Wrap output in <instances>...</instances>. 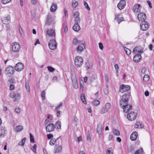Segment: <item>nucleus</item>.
Instances as JSON below:
<instances>
[{
  "label": "nucleus",
  "instance_id": "obj_1",
  "mask_svg": "<svg viewBox=\"0 0 154 154\" xmlns=\"http://www.w3.org/2000/svg\"><path fill=\"white\" fill-rule=\"evenodd\" d=\"M131 97V94L129 93H127L123 95L121 100H120V105L126 104L128 103L129 100Z\"/></svg>",
  "mask_w": 154,
  "mask_h": 154
},
{
  "label": "nucleus",
  "instance_id": "obj_2",
  "mask_svg": "<svg viewBox=\"0 0 154 154\" xmlns=\"http://www.w3.org/2000/svg\"><path fill=\"white\" fill-rule=\"evenodd\" d=\"M75 65L77 67H80L83 63V58L81 56L76 57L74 60Z\"/></svg>",
  "mask_w": 154,
  "mask_h": 154
},
{
  "label": "nucleus",
  "instance_id": "obj_3",
  "mask_svg": "<svg viewBox=\"0 0 154 154\" xmlns=\"http://www.w3.org/2000/svg\"><path fill=\"white\" fill-rule=\"evenodd\" d=\"M48 46L51 50H54L57 48V42L55 39L54 38L51 39L48 44Z\"/></svg>",
  "mask_w": 154,
  "mask_h": 154
},
{
  "label": "nucleus",
  "instance_id": "obj_4",
  "mask_svg": "<svg viewBox=\"0 0 154 154\" xmlns=\"http://www.w3.org/2000/svg\"><path fill=\"white\" fill-rule=\"evenodd\" d=\"M137 116V113L133 111H129L127 115V118L128 120L133 121L135 119Z\"/></svg>",
  "mask_w": 154,
  "mask_h": 154
},
{
  "label": "nucleus",
  "instance_id": "obj_5",
  "mask_svg": "<svg viewBox=\"0 0 154 154\" xmlns=\"http://www.w3.org/2000/svg\"><path fill=\"white\" fill-rule=\"evenodd\" d=\"M110 106V103H107L106 104L105 106L101 109L100 112L102 114H103L107 112L109 110Z\"/></svg>",
  "mask_w": 154,
  "mask_h": 154
},
{
  "label": "nucleus",
  "instance_id": "obj_6",
  "mask_svg": "<svg viewBox=\"0 0 154 154\" xmlns=\"http://www.w3.org/2000/svg\"><path fill=\"white\" fill-rule=\"evenodd\" d=\"M121 106L123 109L124 112L126 113L129 112L132 109V105L128 104V103L126 104L121 105Z\"/></svg>",
  "mask_w": 154,
  "mask_h": 154
},
{
  "label": "nucleus",
  "instance_id": "obj_7",
  "mask_svg": "<svg viewBox=\"0 0 154 154\" xmlns=\"http://www.w3.org/2000/svg\"><path fill=\"white\" fill-rule=\"evenodd\" d=\"M140 29L143 31L147 30L149 27V24L148 22L145 21H143L140 23Z\"/></svg>",
  "mask_w": 154,
  "mask_h": 154
},
{
  "label": "nucleus",
  "instance_id": "obj_8",
  "mask_svg": "<svg viewBox=\"0 0 154 154\" xmlns=\"http://www.w3.org/2000/svg\"><path fill=\"white\" fill-rule=\"evenodd\" d=\"M20 46L19 44L17 42L14 43L12 48V50L14 52H18L19 51Z\"/></svg>",
  "mask_w": 154,
  "mask_h": 154
},
{
  "label": "nucleus",
  "instance_id": "obj_9",
  "mask_svg": "<svg viewBox=\"0 0 154 154\" xmlns=\"http://www.w3.org/2000/svg\"><path fill=\"white\" fill-rule=\"evenodd\" d=\"M2 22L4 24H7L10 23V17L9 15L5 16L1 18Z\"/></svg>",
  "mask_w": 154,
  "mask_h": 154
},
{
  "label": "nucleus",
  "instance_id": "obj_10",
  "mask_svg": "<svg viewBox=\"0 0 154 154\" xmlns=\"http://www.w3.org/2000/svg\"><path fill=\"white\" fill-rule=\"evenodd\" d=\"M130 88V86L128 85H122L120 86L119 92L123 93L124 92L128 91Z\"/></svg>",
  "mask_w": 154,
  "mask_h": 154
},
{
  "label": "nucleus",
  "instance_id": "obj_11",
  "mask_svg": "<svg viewBox=\"0 0 154 154\" xmlns=\"http://www.w3.org/2000/svg\"><path fill=\"white\" fill-rule=\"evenodd\" d=\"M24 67V65L22 63L19 62L16 64L15 69L16 70L19 72L23 69Z\"/></svg>",
  "mask_w": 154,
  "mask_h": 154
},
{
  "label": "nucleus",
  "instance_id": "obj_12",
  "mask_svg": "<svg viewBox=\"0 0 154 154\" xmlns=\"http://www.w3.org/2000/svg\"><path fill=\"white\" fill-rule=\"evenodd\" d=\"M138 20L141 21H145V20L146 19V17L145 14L143 13H139L137 16Z\"/></svg>",
  "mask_w": 154,
  "mask_h": 154
},
{
  "label": "nucleus",
  "instance_id": "obj_13",
  "mask_svg": "<svg viewBox=\"0 0 154 154\" xmlns=\"http://www.w3.org/2000/svg\"><path fill=\"white\" fill-rule=\"evenodd\" d=\"M52 23L54 24V22L52 19L51 15L50 14H48L46 20L45 25L49 26Z\"/></svg>",
  "mask_w": 154,
  "mask_h": 154
},
{
  "label": "nucleus",
  "instance_id": "obj_14",
  "mask_svg": "<svg viewBox=\"0 0 154 154\" xmlns=\"http://www.w3.org/2000/svg\"><path fill=\"white\" fill-rule=\"evenodd\" d=\"M133 51L134 53H139V54H140L143 53V49L140 46H137L134 48Z\"/></svg>",
  "mask_w": 154,
  "mask_h": 154
},
{
  "label": "nucleus",
  "instance_id": "obj_15",
  "mask_svg": "<svg viewBox=\"0 0 154 154\" xmlns=\"http://www.w3.org/2000/svg\"><path fill=\"white\" fill-rule=\"evenodd\" d=\"M46 34L48 36L50 37H55L56 35L54 31L51 29H47Z\"/></svg>",
  "mask_w": 154,
  "mask_h": 154
},
{
  "label": "nucleus",
  "instance_id": "obj_16",
  "mask_svg": "<svg viewBox=\"0 0 154 154\" xmlns=\"http://www.w3.org/2000/svg\"><path fill=\"white\" fill-rule=\"evenodd\" d=\"M5 71L7 74L13 75L14 72V67L11 66H8L6 69Z\"/></svg>",
  "mask_w": 154,
  "mask_h": 154
},
{
  "label": "nucleus",
  "instance_id": "obj_17",
  "mask_svg": "<svg viewBox=\"0 0 154 154\" xmlns=\"http://www.w3.org/2000/svg\"><path fill=\"white\" fill-rule=\"evenodd\" d=\"M85 48V44L81 43L76 48V51L78 53H80L83 51V49Z\"/></svg>",
  "mask_w": 154,
  "mask_h": 154
},
{
  "label": "nucleus",
  "instance_id": "obj_18",
  "mask_svg": "<svg viewBox=\"0 0 154 154\" xmlns=\"http://www.w3.org/2000/svg\"><path fill=\"white\" fill-rule=\"evenodd\" d=\"M55 127L54 125L53 124H49L47 126L46 130L47 132H51L54 130Z\"/></svg>",
  "mask_w": 154,
  "mask_h": 154
},
{
  "label": "nucleus",
  "instance_id": "obj_19",
  "mask_svg": "<svg viewBox=\"0 0 154 154\" xmlns=\"http://www.w3.org/2000/svg\"><path fill=\"white\" fill-rule=\"evenodd\" d=\"M7 133L6 130L5 128L0 127V137H3Z\"/></svg>",
  "mask_w": 154,
  "mask_h": 154
},
{
  "label": "nucleus",
  "instance_id": "obj_20",
  "mask_svg": "<svg viewBox=\"0 0 154 154\" xmlns=\"http://www.w3.org/2000/svg\"><path fill=\"white\" fill-rule=\"evenodd\" d=\"M141 6L140 4H136L134 6L133 8V11L135 12H139L140 11Z\"/></svg>",
  "mask_w": 154,
  "mask_h": 154
},
{
  "label": "nucleus",
  "instance_id": "obj_21",
  "mask_svg": "<svg viewBox=\"0 0 154 154\" xmlns=\"http://www.w3.org/2000/svg\"><path fill=\"white\" fill-rule=\"evenodd\" d=\"M126 2L124 0H121L118 4V8L120 10L122 9L125 5Z\"/></svg>",
  "mask_w": 154,
  "mask_h": 154
},
{
  "label": "nucleus",
  "instance_id": "obj_22",
  "mask_svg": "<svg viewBox=\"0 0 154 154\" xmlns=\"http://www.w3.org/2000/svg\"><path fill=\"white\" fill-rule=\"evenodd\" d=\"M141 58L140 54H136L134 57L133 60L135 62L138 63L140 61Z\"/></svg>",
  "mask_w": 154,
  "mask_h": 154
},
{
  "label": "nucleus",
  "instance_id": "obj_23",
  "mask_svg": "<svg viewBox=\"0 0 154 154\" xmlns=\"http://www.w3.org/2000/svg\"><path fill=\"white\" fill-rule=\"evenodd\" d=\"M137 133L136 131H134L131 135L130 138L131 140H135L137 138Z\"/></svg>",
  "mask_w": 154,
  "mask_h": 154
},
{
  "label": "nucleus",
  "instance_id": "obj_24",
  "mask_svg": "<svg viewBox=\"0 0 154 154\" xmlns=\"http://www.w3.org/2000/svg\"><path fill=\"white\" fill-rule=\"evenodd\" d=\"M73 30L75 32H78L81 29L79 25L77 23H75L72 27Z\"/></svg>",
  "mask_w": 154,
  "mask_h": 154
},
{
  "label": "nucleus",
  "instance_id": "obj_25",
  "mask_svg": "<svg viewBox=\"0 0 154 154\" xmlns=\"http://www.w3.org/2000/svg\"><path fill=\"white\" fill-rule=\"evenodd\" d=\"M72 84L74 88L75 89H77L78 88V81L75 78L72 79Z\"/></svg>",
  "mask_w": 154,
  "mask_h": 154
},
{
  "label": "nucleus",
  "instance_id": "obj_26",
  "mask_svg": "<svg viewBox=\"0 0 154 154\" xmlns=\"http://www.w3.org/2000/svg\"><path fill=\"white\" fill-rule=\"evenodd\" d=\"M57 7L56 4H52L50 8L51 11L53 12H55L57 9Z\"/></svg>",
  "mask_w": 154,
  "mask_h": 154
},
{
  "label": "nucleus",
  "instance_id": "obj_27",
  "mask_svg": "<svg viewBox=\"0 0 154 154\" xmlns=\"http://www.w3.org/2000/svg\"><path fill=\"white\" fill-rule=\"evenodd\" d=\"M102 126L101 124L97 125V133H102Z\"/></svg>",
  "mask_w": 154,
  "mask_h": 154
},
{
  "label": "nucleus",
  "instance_id": "obj_28",
  "mask_svg": "<svg viewBox=\"0 0 154 154\" xmlns=\"http://www.w3.org/2000/svg\"><path fill=\"white\" fill-rule=\"evenodd\" d=\"M73 44L75 45H79L81 44V41L79 40L76 38H75L73 40Z\"/></svg>",
  "mask_w": 154,
  "mask_h": 154
},
{
  "label": "nucleus",
  "instance_id": "obj_29",
  "mask_svg": "<svg viewBox=\"0 0 154 154\" xmlns=\"http://www.w3.org/2000/svg\"><path fill=\"white\" fill-rule=\"evenodd\" d=\"M26 88L28 94H29L30 87L29 82H26L25 84Z\"/></svg>",
  "mask_w": 154,
  "mask_h": 154
},
{
  "label": "nucleus",
  "instance_id": "obj_30",
  "mask_svg": "<svg viewBox=\"0 0 154 154\" xmlns=\"http://www.w3.org/2000/svg\"><path fill=\"white\" fill-rule=\"evenodd\" d=\"M60 138V137H59L57 138H52V139L50 142V144L51 145H54L55 143L56 142L57 140L59 139Z\"/></svg>",
  "mask_w": 154,
  "mask_h": 154
},
{
  "label": "nucleus",
  "instance_id": "obj_31",
  "mask_svg": "<svg viewBox=\"0 0 154 154\" xmlns=\"http://www.w3.org/2000/svg\"><path fill=\"white\" fill-rule=\"evenodd\" d=\"M92 66V63L89 61H87L85 63V67L87 69H90Z\"/></svg>",
  "mask_w": 154,
  "mask_h": 154
},
{
  "label": "nucleus",
  "instance_id": "obj_32",
  "mask_svg": "<svg viewBox=\"0 0 154 154\" xmlns=\"http://www.w3.org/2000/svg\"><path fill=\"white\" fill-rule=\"evenodd\" d=\"M144 151L142 148H140L137 149L134 153V154H142Z\"/></svg>",
  "mask_w": 154,
  "mask_h": 154
},
{
  "label": "nucleus",
  "instance_id": "obj_33",
  "mask_svg": "<svg viewBox=\"0 0 154 154\" xmlns=\"http://www.w3.org/2000/svg\"><path fill=\"white\" fill-rule=\"evenodd\" d=\"M62 149V146H58L56 148L55 152H54L55 153H59L61 151Z\"/></svg>",
  "mask_w": 154,
  "mask_h": 154
},
{
  "label": "nucleus",
  "instance_id": "obj_34",
  "mask_svg": "<svg viewBox=\"0 0 154 154\" xmlns=\"http://www.w3.org/2000/svg\"><path fill=\"white\" fill-rule=\"evenodd\" d=\"M55 126L57 127V129H60L61 128V123L59 121H57L56 123Z\"/></svg>",
  "mask_w": 154,
  "mask_h": 154
},
{
  "label": "nucleus",
  "instance_id": "obj_35",
  "mask_svg": "<svg viewBox=\"0 0 154 154\" xmlns=\"http://www.w3.org/2000/svg\"><path fill=\"white\" fill-rule=\"evenodd\" d=\"M20 94L18 93H16L15 94V95L14 97L13 98V100L14 101H15L20 98Z\"/></svg>",
  "mask_w": 154,
  "mask_h": 154
},
{
  "label": "nucleus",
  "instance_id": "obj_36",
  "mask_svg": "<svg viewBox=\"0 0 154 154\" xmlns=\"http://www.w3.org/2000/svg\"><path fill=\"white\" fill-rule=\"evenodd\" d=\"M142 127V125L139 122H137L135 124V128H141Z\"/></svg>",
  "mask_w": 154,
  "mask_h": 154
},
{
  "label": "nucleus",
  "instance_id": "obj_37",
  "mask_svg": "<svg viewBox=\"0 0 154 154\" xmlns=\"http://www.w3.org/2000/svg\"><path fill=\"white\" fill-rule=\"evenodd\" d=\"M81 99L82 102L85 104L87 103V102L85 100V95L84 94H82L81 96Z\"/></svg>",
  "mask_w": 154,
  "mask_h": 154
},
{
  "label": "nucleus",
  "instance_id": "obj_38",
  "mask_svg": "<svg viewBox=\"0 0 154 154\" xmlns=\"http://www.w3.org/2000/svg\"><path fill=\"white\" fill-rule=\"evenodd\" d=\"M112 132L116 135L119 136L120 135V132L117 129H113L112 131Z\"/></svg>",
  "mask_w": 154,
  "mask_h": 154
},
{
  "label": "nucleus",
  "instance_id": "obj_39",
  "mask_svg": "<svg viewBox=\"0 0 154 154\" xmlns=\"http://www.w3.org/2000/svg\"><path fill=\"white\" fill-rule=\"evenodd\" d=\"M26 140V138H23L21 142H20L18 143V145L23 146L24 144L25 141Z\"/></svg>",
  "mask_w": 154,
  "mask_h": 154
},
{
  "label": "nucleus",
  "instance_id": "obj_40",
  "mask_svg": "<svg viewBox=\"0 0 154 154\" xmlns=\"http://www.w3.org/2000/svg\"><path fill=\"white\" fill-rule=\"evenodd\" d=\"M23 129V127L22 126L19 125L16 127V130L18 132L22 131Z\"/></svg>",
  "mask_w": 154,
  "mask_h": 154
},
{
  "label": "nucleus",
  "instance_id": "obj_41",
  "mask_svg": "<svg viewBox=\"0 0 154 154\" xmlns=\"http://www.w3.org/2000/svg\"><path fill=\"white\" fill-rule=\"evenodd\" d=\"M124 50L127 55H129L131 54V51L129 49L124 47Z\"/></svg>",
  "mask_w": 154,
  "mask_h": 154
},
{
  "label": "nucleus",
  "instance_id": "obj_42",
  "mask_svg": "<svg viewBox=\"0 0 154 154\" xmlns=\"http://www.w3.org/2000/svg\"><path fill=\"white\" fill-rule=\"evenodd\" d=\"M149 79V77L147 75H145L143 78V80L145 82H148Z\"/></svg>",
  "mask_w": 154,
  "mask_h": 154
},
{
  "label": "nucleus",
  "instance_id": "obj_43",
  "mask_svg": "<svg viewBox=\"0 0 154 154\" xmlns=\"http://www.w3.org/2000/svg\"><path fill=\"white\" fill-rule=\"evenodd\" d=\"M112 150V148L111 147L108 148L106 151L107 154H113Z\"/></svg>",
  "mask_w": 154,
  "mask_h": 154
},
{
  "label": "nucleus",
  "instance_id": "obj_44",
  "mask_svg": "<svg viewBox=\"0 0 154 154\" xmlns=\"http://www.w3.org/2000/svg\"><path fill=\"white\" fill-rule=\"evenodd\" d=\"M84 5L85 6V8L87 9L88 11H90V8L89 6L88 3L85 1H84Z\"/></svg>",
  "mask_w": 154,
  "mask_h": 154
},
{
  "label": "nucleus",
  "instance_id": "obj_45",
  "mask_svg": "<svg viewBox=\"0 0 154 154\" xmlns=\"http://www.w3.org/2000/svg\"><path fill=\"white\" fill-rule=\"evenodd\" d=\"M48 70L50 72H53L55 70V69L51 66H48L47 67Z\"/></svg>",
  "mask_w": 154,
  "mask_h": 154
},
{
  "label": "nucleus",
  "instance_id": "obj_46",
  "mask_svg": "<svg viewBox=\"0 0 154 154\" xmlns=\"http://www.w3.org/2000/svg\"><path fill=\"white\" fill-rule=\"evenodd\" d=\"M14 111L15 112L19 114L21 110L19 106H16Z\"/></svg>",
  "mask_w": 154,
  "mask_h": 154
},
{
  "label": "nucleus",
  "instance_id": "obj_47",
  "mask_svg": "<svg viewBox=\"0 0 154 154\" xmlns=\"http://www.w3.org/2000/svg\"><path fill=\"white\" fill-rule=\"evenodd\" d=\"M78 2H73L72 3V6L73 8H75L78 5Z\"/></svg>",
  "mask_w": 154,
  "mask_h": 154
},
{
  "label": "nucleus",
  "instance_id": "obj_48",
  "mask_svg": "<svg viewBox=\"0 0 154 154\" xmlns=\"http://www.w3.org/2000/svg\"><path fill=\"white\" fill-rule=\"evenodd\" d=\"M100 103V102L98 100H95L93 101L92 104L95 106H97Z\"/></svg>",
  "mask_w": 154,
  "mask_h": 154
},
{
  "label": "nucleus",
  "instance_id": "obj_49",
  "mask_svg": "<svg viewBox=\"0 0 154 154\" xmlns=\"http://www.w3.org/2000/svg\"><path fill=\"white\" fill-rule=\"evenodd\" d=\"M62 105L63 104L62 103H60L56 107L55 110L56 111L59 110L60 109V107L62 106Z\"/></svg>",
  "mask_w": 154,
  "mask_h": 154
},
{
  "label": "nucleus",
  "instance_id": "obj_50",
  "mask_svg": "<svg viewBox=\"0 0 154 154\" xmlns=\"http://www.w3.org/2000/svg\"><path fill=\"white\" fill-rule=\"evenodd\" d=\"M30 140L32 143H33L35 142L34 137L30 133Z\"/></svg>",
  "mask_w": 154,
  "mask_h": 154
},
{
  "label": "nucleus",
  "instance_id": "obj_51",
  "mask_svg": "<svg viewBox=\"0 0 154 154\" xmlns=\"http://www.w3.org/2000/svg\"><path fill=\"white\" fill-rule=\"evenodd\" d=\"M79 11L75 12L74 14L73 17L74 18L79 17Z\"/></svg>",
  "mask_w": 154,
  "mask_h": 154
},
{
  "label": "nucleus",
  "instance_id": "obj_52",
  "mask_svg": "<svg viewBox=\"0 0 154 154\" xmlns=\"http://www.w3.org/2000/svg\"><path fill=\"white\" fill-rule=\"evenodd\" d=\"M108 138L109 141H111L112 140L113 138V135L112 134H109V135Z\"/></svg>",
  "mask_w": 154,
  "mask_h": 154
},
{
  "label": "nucleus",
  "instance_id": "obj_53",
  "mask_svg": "<svg viewBox=\"0 0 154 154\" xmlns=\"http://www.w3.org/2000/svg\"><path fill=\"white\" fill-rule=\"evenodd\" d=\"M11 0H2V3L3 4H5L10 2Z\"/></svg>",
  "mask_w": 154,
  "mask_h": 154
},
{
  "label": "nucleus",
  "instance_id": "obj_54",
  "mask_svg": "<svg viewBox=\"0 0 154 154\" xmlns=\"http://www.w3.org/2000/svg\"><path fill=\"white\" fill-rule=\"evenodd\" d=\"M16 93L14 91H12L10 94V97L11 98H14L15 95V94Z\"/></svg>",
  "mask_w": 154,
  "mask_h": 154
},
{
  "label": "nucleus",
  "instance_id": "obj_55",
  "mask_svg": "<svg viewBox=\"0 0 154 154\" xmlns=\"http://www.w3.org/2000/svg\"><path fill=\"white\" fill-rule=\"evenodd\" d=\"M41 95L43 100H44L45 99V91H42Z\"/></svg>",
  "mask_w": 154,
  "mask_h": 154
},
{
  "label": "nucleus",
  "instance_id": "obj_56",
  "mask_svg": "<svg viewBox=\"0 0 154 154\" xmlns=\"http://www.w3.org/2000/svg\"><path fill=\"white\" fill-rule=\"evenodd\" d=\"M75 23H77L78 24L79 23H80V19L79 17H75Z\"/></svg>",
  "mask_w": 154,
  "mask_h": 154
},
{
  "label": "nucleus",
  "instance_id": "obj_57",
  "mask_svg": "<svg viewBox=\"0 0 154 154\" xmlns=\"http://www.w3.org/2000/svg\"><path fill=\"white\" fill-rule=\"evenodd\" d=\"M89 78V80L91 82L94 80L95 77L94 75H92L91 76H90Z\"/></svg>",
  "mask_w": 154,
  "mask_h": 154
},
{
  "label": "nucleus",
  "instance_id": "obj_58",
  "mask_svg": "<svg viewBox=\"0 0 154 154\" xmlns=\"http://www.w3.org/2000/svg\"><path fill=\"white\" fill-rule=\"evenodd\" d=\"M99 48L101 50H103V45L102 43L100 42L98 44Z\"/></svg>",
  "mask_w": 154,
  "mask_h": 154
},
{
  "label": "nucleus",
  "instance_id": "obj_59",
  "mask_svg": "<svg viewBox=\"0 0 154 154\" xmlns=\"http://www.w3.org/2000/svg\"><path fill=\"white\" fill-rule=\"evenodd\" d=\"M47 136L48 139H50L53 137V134H47Z\"/></svg>",
  "mask_w": 154,
  "mask_h": 154
},
{
  "label": "nucleus",
  "instance_id": "obj_60",
  "mask_svg": "<svg viewBox=\"0 0 154 154\" xmlns=\"http://www.w3.org/2000/svg\"><path fill=\"white\" fill-rule=\"evenodd\" d=\"M123 18L122 17H120L118 18L117 20V21L119 23L121 21H122Z\"/></svg>",
  "mask_w": 154,
  "mask_h": 154
},
{
  "label": "nucleus",
  "instance_id": "obj_61",
  "mask_svg": "<svg viewBox=\"0 0 154 154\" xmlns=\"http://www.w3.org/2000/svg\"><path fill=\"white\" fill-rule=\"evenodd\" d=\"M36 146L37 145L36 144H35L33 146V149H32V151L35 153H36Z\"/></svg>",
  "mask_w": 154,
  "mask_h": 154
},
{
  "label": "nucleus",
  "instance_id": "obj_62",
  "mask_svg": "<svg viewBox=\"0 0 154 154\" xmlns=\"http://www.w3.org/2000/svg\"><path fill=\"white\" fill-rule=\"evenodd\" d=\"M62 112L60 111H58L57 112V116L58 117H59L60 116V115L61 114Z\"/></svg>",
  "mask_w": 154,
  "mask_h": 154
},
{
  "label": "nucleus",
  "instance_id": "obj_63",
  "mask_svg": "<svg viewBox=\"0 0 154 154\" xmlns=\"http://www.w3.org/2000/svg\"><path fill=\"white\" fill-rule=\"evenodd\" d=\"M15 88V86L13 84H11L10 85L9 89L11 90H12L14 89Z\"/></svg>",
  "mask_w": 154,
  "mask_h": 154
},
{
  "label": "nucleus",
  "instance_id": "obj_64",
  "mask_svg": "<svg viewBox=\"0 0 154 154\" xmlns=\"http://www.w3.org/2000/svg\"><path fill=\"white\" fill-rule=\"evenodd\" d=\"M58 79V78L56 76H54L52 78V81L53 82L57 81Z\"/></svg>",
  "mask_w": 154,
  "mask_h": 154
}]
</instances>
